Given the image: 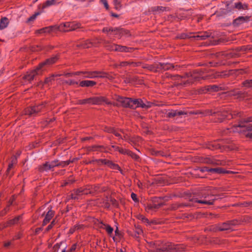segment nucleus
<instances>
[{
	"label": "nucleus",
	"instance_id": "obj_61",
	"mask_svg": "<svg viewBox=\"0 0 252 252\" xmlns=\"http://www.w3.org/2000/svg\"><path fill=\"white\" fill-rule=\"evenodd\" d=\"M114 128L111 127H105L104 128V131L108 133H113Z\"/></svg>",
	"mask_w": 252,
	"mask_h": 252
},
{
	"label": "nucleus",
	"instance_id": "obj_6",
	"mask_svg": "<svg viewBox=\"0 0 252 252\" xmlns=\"http://www.w3.org/2000/svg\"><path fill=\"white\" fill-rule=\"evenodd\" d=\"M163 205L160 199L157 197L152 198L150 201L144 204L145 211L151 214L155 212Z\"/></svg>",
	"mask_w": 252,
	"mask_h": 252
},
{
	"label": "nucleus",
	"instance_id": "obj_34",
	"mask_svg": "<svg viewBox=\"0 0 252 252\" xmlns=\"http://www.w3.org/2000/svg\"><path fill=\"white\" fill-rule=\"evenodd\" d=\"M38 169L40 172L48 171L51 169L49 162H46L42 165L39 166Z\"/></svg>",
	"mask_w": 252,
	"mask_h": 252
},
{
	"label": "nucleus",
	"instance_id": "obj_58",
	"mask_svg": "<svg viewBox=\"0 0 252 252\" xmlns=\"http://www.w3.org/2000/svg\"><path fill=\"white\" fill-rule=\"evenodd\" d=\"M38 15H39V12L35 13L34 14L32 15V16H31V17H30L28 18V21L31 22V21H32L34 20L35 19V18H36L37 16Z\"/></svg>",
	"mask_w": 252,
	"mask_h": 252
},
{
	"label": "nucleus",
	"instance_id": "obj_20",
	"mask_svg": "<svg viewBox=\"0 0 252 252\" xmlns=\"http://www.w3.org/2000/svg\"><path fill=\"white\" fill-rule=\"evenodd\" d=\"M55 215V212L53 211L51 209H49L47 213L46 214L45 217L43 221V225H46L50 220L52 219V218L54 217Z\"/></svg>",
	"mask_w": 252,
	"mask_h": 252
},
{
	"label": "nucleus",
	"instance_id": "obj_33",
	"mask_svg": "<svg viewBox=\"0 0 252 252\" xmlns=\"http://www.w3.org/2000/svg\"><path fill=\"white\" fill-rule=\"evenodd\" d=\"M21 217L20 216H19L15 217L13 219L9 220L4 225V227L10 226L11 225L18 223L19 222L20 220L21 219Z\"/></svg>",
	"mask_w": 252,
	"mask_h": 252
},
{
	"label": "nucleus",
	"instance_id": "obj_54",
	"mask_svg": "<svg viewBox=\"0 0 252 252\" xmlns=\"http://www.w3.org/2000/svg\"><path fill=\"white\" fill-rule=\"evenodd\" d=\"M64 83L69 85H75L78 84V82L73 79L66 80L64 82Z\"/></svg>",
	"mask_w": 252,
	"mask_h": 252
},
{
	"label": "nucleus",
	"instance_id": "obj_10",
	"mask_svg": "<svg viewBox=\"0 0 252 252\" xmlns=\"http://www.w3.org/2000/svg\"><path fill=\"white\" fill-rule=\"evenodd\" d=\"M84 78H109V75L105 72L98 71H84Z\"/></svg>",
	"mask_w": 252,
	"mask_h": 252
},
{
	"label": "nucleus",
	"instance_id": "obj_60",
	"mask_svg": "<svg viewBox=\"0 0 252 252\" xmlns=\"http://www.w3.org/2000/svg\"><path fill=\"white\" fill-rule=\"evenodd\" d=\"M108 189V187L107 186H102L100 185V189L99 190V193L107 191Z\"/></svg>",
	"mask_w": 252,
	"mask_h": 252
},
{
	"label": "nucleus",
	"instance_id": "obj_29",
	"mask_svg": "<svg viewBox=\"0 0 252 252\" xmlns=\"http://www.w3.org/2000/svg\"><path fill=\"white\" fill-rule=\"evenodd\" d=\"M120 131L124 134L123 137L121 135L119 131L115 128L112 133H113L116 136L118 137L119 139H124L126 141H127L128 139V136L127 134L125 133L124 130L123 129H120Z\"/></svg>",
	"mask_w": 252,
	"mask_h": 252
},
{
	"label": "nucleus",
	"instance_id": "obj_26",
	"mask_svg": "<svg viewBox=\"0 0 252 252\" xmlns=\"http://www.w3.org/2000/svg\"><path fill=\"white\" fill-rule=\"evenodd\" d=\"M141 63L140 62H133L131 61H125L122 62L120 63V66L121 67H124L127 65L132 66V67H136L139 66L141 65Z\"/></svg>",
	"mask_w": 252,
	"mask_h": 252
},
{
	"label": "nucleus",
	"instance_id": "obj_24",
	"mask_svg": "<svg viewBox=\"0 0 252 252\" xmlns=\"http://www.w3.org/2000/svg\"><path fill=\"white\" fill-rule=\"evenodd\" d=\"M210 34L207 32H203L199 33V34L193 36V37L196 40H204L210 37Z\"/></svg>",
	"mask_w": 252,
	"mask_h": 252
},
{
	"label": "nucleus",
	"instance_id": "obj_51",
	"mask_svg": "<svg viewBox=\"0 0 252 252\" xmlns=\"http://www.w3.org/2000/svg\"><path fill=\"white\" fill-rule=\"evenodd\" d=\"M71 22H66L63 24H61L60 26V29H62L63 28H64V29H70Z\"/></svg>",
	"mask_w": 252,
	"mask_h": 252
},
{
	"label": "nucleus",
	"instance_id": "obj_28",
	"mask_svg": "<svg viewBox=\"0 0 252 252\" xmlns=\"http://www.w3.org/2000/svg\"><path fill=\"white\" fill-rule=\"evenodd\" d=\"M87 187L89 189L88 191H90L89 194H95L99 193V190L100 189V185H87Z\"/></svg>",
	"mask_w": 252,
	"mask_h": 252
},
{
	"label": "nucleus",
	"instance_id": "obj_4",
	"mask_svg": "<svg viewBox=\"0 0 252 252\" xmlns=\"http://www.w3.org/2000/svg\"><path fill=\"white\" fill-rule=\"evenodd\" d=\"M177 77L178 80H181V83L184 85H189L201 79H205L202 75V71L199 70H194L190 75L187 74L185 76H178Z\"/></svg>",
	"mask_w": 252,
	"mask_h": 252
},
{
	"label": "nucleus",
	"instance_id": "obj_14",
	"mask_svg": "<svg viewBox=\"0 0 252 252\" xmlns=\"http://www.w3.org/2000/svg\"><path fill=\"white\" fill-rule=\"evenodd\" d=\"M102 32L107 33H109L110 32H113L114 34L119 35V37L120 38L122 36L126 33V30L123 28H108L105 27L103 29Z\"/></svg>",
	"mask_w": 252,
	"mask_h": 252
},
{
	"label": "nucleus",
	"instance_id": "obj_5",
	"mask_svg": "<svg viewBox=\"0 0 252 252\" xmlns=\"http://www.w3.org/2000/svg\"><path fill=\"white\" fill-rule=\"evenodd\" d=\"M216 197L215 195L209 194L208 193L202 192L197 197H193L190 199V201L205 205H213Z\"/></svg>",
	"mask_w": 252,
	"mask_h": 252
},
{
	"label": "nucleus",
	"instance_id": "obj_36",
	"mask_svg": "<svg viewBox=\"0 0 252 252\" xmlns=\"http://www.w3.org/2000/svg\"><path fill=\"white\" fill-rule=\"evenodd\" d=\"M55 26H49L43 28L37 31V32L39 33H50L53 31L55 29Z\"/></svg>",
	"mask_w": 252,
	"mask_h": 252
},
{
	"label": "nucleus",
	"instance_id": "obj_18",
	"mask_svg": "<svg viewBox=\"0 0 252 252\" xmlns=\"http://www.w3.org/2000/svg\"><path fill=\"white\" fill-rule=\"evenodd\" d=\"M117 101L119 102L122 106L125 108H130V98L118 96L116 98Z\"/></svg>",
	"mask_w": 252,
	"mask_h": 252
},
{
	"label": "nucleus",
	"instance_id": "obj_46",
	"mask_svg": "<svg viewBox=\"0 0 252 252\" xmlns=\"http://www.w3.org/2000/svg\"><path fill=\"white\" fill-rule=\"evenodd\" d=\"M156 67H155L152 65L145 64L142 66V67L144 68H148L149 70L153 71H158V69H157V64H156Z\"/></svg>",
	"mask_w": 252,
	"mask_h": 252
},
{
	"label": "nucleus",
	"instance_id": "obj_30",
	"mask_svg": "<svg viewBox=\"0 0 252 252\" xmlns=\"http://www.w3.org/2000/svg\"><path fill=\"white\" fill-rule=\"evenodd\" d=\"M99 223L100 224V227L105 229L108 234H111L113 232L114 230L113 228L110 225L104 223L102 221H100Z\"/></svg>",
	"mask_w": 252,
	"mask_h": 252
},
{
	"label": "nucleus",
	"instance_id": "obj_40",
	"mask_svg": "<svg viewBox=\"0 0 252 252\" xmlns=\"http://www.w3.org/2000/svg\"><path fill=\"white\" fill-rule=\"evenodd\" d=\"M137 218L141 220L142 222L146 223L148 225L150 224V222L149 220L146 218L143 215L139 214L137 216Z\"/></svg>",
	"mask_w": 252,
	"mask_h": 252
},
{
	"label": "nucleus",
	"instance_id": "obj_50",
	"mask_svg": "<svg viewBox=\"0 0 252 252\" xmlns=\"http://www.w3.org/2000/svg\"><path fill=\"white\" fill-rule=\"evenodd\" d=\"M187 11H184L181 13L178 14L177 17L180 20H184L188 17Z\"/></svg>",
	"mask_w": 252,
	"mask_h": 252
},
{
	"label": "nucleus",
	"instance_id": "obj_21",
	"mask_svg": "<svg viewBox=\"0 0 252 252\" xmlns=\"http://www.w3.org/2000/svg\"><path fill=\"white\" fill-rule=\"evenodd\" d=\"M157 69H158V70H167L168 69H170L174 67L172 64L170 63H158L157 64Z\"/></svg>",
	"mask_w": 252,
	"mask_h": 252
},
{
	"label": "nucleus",
	"instance_id": "obj_13",
	"mask_svg": "<svg viewBox=\"0 0 252 252\" xmlns=\"http://www.w3.org/2000/svg\"><path fill=\"white\" fill-rule=\"evenodd\" d=\"M201 162L213 166L224 165V161L214 157L203 158L201 159Z\"/></svg>",
	"mask_w": 252,
	"mask_h": 252
},
{
	"label": "nucleus",
	"instance_id": "obj_56",
	"mask_svg": "<svg viewBox=\"0 0 252 252\" xmlns=\"http://www.w3.org/2000/svg\"><path fill=\"white\" fill-rule=\"evenodd\" d=\"M114 4L115 5V8L117 10L120 9L121 5L120 4V0H114Z\"/></svg>",
	"mask_w": 252,
	"mask_h": 252
},
{
	"label": "nucleus",
	"instance_id": "obj_3",
	"mask_svg": "<svg viewBox=\"0 0 252 252\" xmlns=\"http://www.w3.org/2000/svg\"><path fill=\"white\" fill-rule=\"evenodd\" d=\"M251 122H252V117L240 121L237 125L228 130L234 132L244 133L247 137L252 138V125L245 124Z\"/></svg>",
	"mask_w": 252,
	"mask_h": 252
},
{
	"label": "nucleus",
	"instance_id": "obj_45",
	"mask_svg": "<svg viewBox=\"0 0 252 252\" xmlns=\"http://www.w3.org/2000/svg\"><path fill=\"white\" fill-rule=\"evenodd\" d=\"M108 166L109 167H110V168L114 169V170H118L119 171L121 170V168L119 166V165L113 162L112 161H110Z\"/></svg>",
	"mask_w": 252,
	"mask_h": 252
},
{
	"label": "nucleus",
	"instance_id": "obj_19",
	"mask_svg": "<svg viewBox=\"0 0 252 252\" xmlns=\"http://www.w3.org/2000/svg\"><path fill=\"white\" fill-rule=\"evenodd\" d=\"M17 163V157L16 156H13L11 158V161L9 163L8 168L6 171V174L7 176H11L12 174H10V170L13 167L14 165Z\"/></svg>",
	"mask_w": 252,
	"mask_h": 252
},
{
	"label": "nucleus",
	"instance_id": "obj_59",
	"mask_svg": "<svg viewBox=\"0 0 252 252\" xmlns=\"http://www.w3.org/2000/svg\"><path fill=\"white\" fill-rule=\"evenodd\" d=\"M128 151L129 150L127 149L120 148L119 152L122 154L127 155Z\"/></svg>",
	"mask_w": 252,
	"mask_h": 252
},
{
	"label": "nucleus",
	"instance_id": "obj_43",
	"mask_svg": "<svg viewBox=\"0 0 252 252\" xmlns=\"http://www.w3.org/2000/svg\"><path fill=\"white\" fill-rule=\"evenodd\" d=\"M56 0H47L44 3H43L42 5L43 8H45L46 7L56 4L57 3Z\"/></svg>",
	"mask_w": 252,
	"mask_h": 252
},
{
	"label": "nucleus",
	"instance_id": "obj_44",
	"mask_svg": "<svg viewBox=\"0 0 252 252\" xmlns=\"http://www.w3.org/2000/svg\"><path fill=\"white\" fill-rule=\"evenodd\" d=\"M139 100L138 99H132L130 98V108H137V104Z\"/></svg>",
	"mask_w": 252,
	"mask_h": 252
},
{
	"label": "nucleus",
	"instance_id": "obj_11",
	"mask_svg": "<svg viewBox=\"0 0 252 252\" xmlns=\"http://www.w3.org/2000/svg\"><path fill=\"white\" fill-rule=\"evenodd\" d=\"M89 189L88 188L87 185L79 188L77 189H74L70 194L71 198L73 199H78L80 197L83 195H87L90 193V191H88Z\"/></svg>",
	"mask_w": 252,
	"mask_h": 252
},
{
	"label": "nucleus",
	"instance_id": "obj_17",
	"mask_svg": "<svg viewBox=\"0 0 252 252\" xmlns=\"http://www.w3.org/2000/svg\"><path fill=\"white\" fill-rule=\"evenodd\" d=\"M200 171L202 172H208L210 173H228V171H225L224 170H223L221 168H209L207 167H203L200 168Z\"/></svg>",
	"mask_w": 252,
	"mask_h": 252
},
{
	"label": "nucleus",
	"instance_id": "obj_38",
	"mask_svg": "<svg viewBox=\"0 0 252 252\" xmlns=\"http://www.w3.org/2000/svg\"><path fill=\"white\" fill-rule=\"evenodd\" d=\"M234 8L239 10H246L248 9V5L247 4H243L241 2H238L234 4Z\"/></svg>",
	"mask_w": 252,
	"mask_h": 252
},
{
	"label": "nucleus",
	"instance_id": "obj_1",
	"mask_svg": "<svg viewBox=\"0 0 252 252\" xmlns=\"http://www.w3.org/2000/svg\"><path fill=\"white\" fill-rule=\"evenodd\" d=\"M195 114H201L203 116H209L215 114L218 119V122H222L225 120H230L236 118V117H240L241 116L240 113L236 111L232 112L230 110H228L227 108H222L220 111L217 112H213L212 110H206L203 112L200 111L196 112Z\"/></svg>",
	"mask_w": 252,
	"mask_h": 252
},
{
	"label": "nucleus",
	"instance_id": "obj_49",
	"mask_svg": "<svg viewBox=\"0 0 252 252\" xmlns=\"http://www.w3.org/2000/svg\"><path fill=\"white\" fill-rule=\"evenodd\" d=\"M116 46L117 44H115L108 43L107 44H106L105 46L107 50L115 51V49L116 48Z\"/></svg>",
	"mask_w": 252,
	"mask_h": 252
},
{
	"label": "nucleus",
	"instance_id": "obj_31",
	"mask_svg": "<svg viewBox=\"0 0 252 252\" xmlns=\"http://www.w3.org/2000/svg\"><path fill=\"white\" fill-rule=\"evenodd\" d=\"M81 24L79 23H77L76 22H72L71 24V28L70 29H63V30L64 32H69L72 31L76 30L79 28H81Z\"/></svg>",
	"mask_w": 252,
	"mask_h": 252
},
{
	"label": "nucleus",
	"instance_id": "obj_23",
	"mask_svg": "<svg viewBox=\"0 0 252 252\" xmlns=\"http://www.w3.org/2000/svg\"><path fill=\"white\" fill-rule=\"evenodd\" d=\"M115 49V51L120 52H131L133 51V48L128 47L125 46H121L117 44Z\"/></svg>",
	"mask_w": 252,
	"mask_h": 252
},
{
	"label": "nucleus",
	"instance_id": "obj_8",
	"mask_svg": "<svg viewBox=\"0 0 252 252\" xmlns=\"http://www.w3.org/2000/svg\"><path fill=\"white\" fill-rule=\"evenodd\" d=\"M157 252H177L180 251V246L170 242L164 243L160 248L156 247Z\"/></svg>",
	"mask_w": 252,
	"mask_h": 252
},
{
	"label": "nucleus",
	"instance_id": "obj_12",
	"mask_svg": "<svg viewBox=\"0 0 252 252\" xmlns=\"http://www.w3.org/2000/svg\"><path fill=\"white\" fill-rule=\"evenodd\" d=\"M239 223V221L238 220H233L221 224H218L216 225V230L224 231L232 229L233 226L237 225Z\"/></svg>",
	"mask_w": 252,
	"mask_h": 252
},
{
	"label": "nucleus",
	"instance_id": "obj_2",
	"mask_svg": "<svg viewBox=\"0 0 252 252\" xmlns=\"http://www.w3.org/2000/svg\"><path fill=\"white\" fill-rule=\"evenodd\" d=\"M58 59L57 56H54L50 58L46 59L41 63L35 69L28 71L23 77V79L29 82L32 81L36 75H40L45 69V67L52 64L56 63Z\"/></svg>",
	"mask_w": 252,
	"mask_h": 252
},
{
	"label": "nucleus",
	"instance_id": "obj_15",
	"mask_svg": "<svg viewBox=\"0 0 252 252\" xmlns=\"http://www.w3.org/2000/svg\"><path fill=\"white\" fill-rule=\"evenodd\" d=\"M72 161L70 160H66V161H59L58 159H55L51 162H49V164L50 165L51 169L55 167L61 166L62 167H65L69 165Z\"/></svg>",
	"mask_w": 252,
	"mask_h": 252
},
{
	"label": "nucleus",
	"instance_id": "obj_42",
	"mask_svg": "<svg viewBox=\"0 0 252 252\" xmlns=\"http://www.w3.org/2000/svg\"><path fill=\"white\" fill-rule=\"evenodd\" d=\"M242 85L246 89L252 88V79L246 80L242 83Z\"/></svg>",
	"mask_w": 252,
	"mask_h": 252
},
{
	"label": "nucleus",
	"instance_id": "obj_27",
	"mask_svg": "<svg viewBox=\"0 0 252 252\" xmlns=\"http://www.w3.org/2000/svg\"><path fill=\"white\" fill-rule=\"evenodd\" d=\"M211 150H216L221 149L220 144L217 141L211 142L209 143L206 147Z\"/></svg>",
	"mask_w": 252,
	"mask_h": 252
},
{
	"label": "nucleus",
	"instance_id": "obj_47",
	"mask_svg": "<svg viewBox=\"0 0 252 252\" xmlns=\"http://www.w3.org/2000/svg\"><path fill=\"white\" fill-rule=\"evenodd\" d=\"M138 100L139 101H138V103H137V107H141L142 108H144L149 107V105H146L145 103H144L141 99L138 98Z\"/></svg>",
	"mask_w": 252,
	"mask_h": 252
},
{
	"label": "nucleus",
	"instance_id": "obj_48",
	"mask_svg": "<svg viewBox=\"0 0 252 252\" xmlns=\"http://www.w3.org/2000/svg\"><path fill=\"white\" fill-rule=\"evenodd\" d=\"M127 155L130 157L135 160L138 161L139 159V157L134 153L129 150Z\"/></svg>",
	"mask_w": 252,
	"mask_h": 252
},
{
	"label": "nucleus",
	"instance_id": "obj_53",
	"mask_svg": "<svg viewBox=\"0 0 252 252\" xmlns=\"http://www.w3.org/2000/svg\"><path fill=\"white\" fill-rule=\"evenodd\" d=\"M110 205L112 204L115 207H118L119 206L118 202L115 198L111 197L110 198Z\"/></svg>",
	"mask_w": 252,
	"mask_h": 252
},
{
	"label": "nucleus",
	"instance_id": "obj_22",
	"mask_svg": "<svg viewBox=\"0 0 252 252\" xmlns=\"http://www.w3.org/2000/svg\"><path fill=\"white\" fill-rule=\"evenodd\" d=\"M187 113L183 111H179L177 110H171L167 113V115L169 118H173L175 116L186 115Z\"/></svg>",
	"mask_w": 252,
	"mask_h": 252
},
{
	"label": "nucleus",
	"instance_id": "obj_7",
	"mask_svg": "<svg viewBox=\"0 0 252 252\" xmlns=\"http://www.w3.org/2000/svg\"><path fill=\"white\" fill-rule=\"evenodd\" d=\"M103 103L107 104L111 103L106 97L102 96H94L86 99H80L78 101V103L79 104L101 105Z\"/></svg>",
	"mask_w": 252,
	"mask_h": 252
},
{
	"label": "nucleus",
	"instance_id": "obj_37",
	"mask_svg": "<svg viewBox=\"0 0 252 252\" xmlns=\"http://www.w3.org/2000/svg\"><path fill=\"white\" fill-rule=\"evenodd\" d=\"M84 227V225L80 224H76L73 226L71 227L69 230V233L70 234H73L76 230L82 229Z\"/></svg>",
	"mask_w": 252,
	"mask_h": 252
},
{
	"label": "nucleus",
	"instance_id": "obj_55",
	"mask_svg": "<svg viewBox=\"0 0 252 252\" xmlns=\"http://www.w3.org/2000/svg\"><path fill=\"white\" fill-rule=\"evenodd\" d=\"M77 247V244H74L72 245L70 249L67 251H65V249L63 250L62 252H73L75 251Z\"/></svg>",
	"mask_w": 252,
	"mask_h": 252
},
{
	"label": "nucleus",
	"instance_id": "obj_32",
	"mask_svg": "<svg viewBox=\"0 0 252 252\" xmlns=\"http://www.w3.org/2000/svg\"><path fill=\"white\" fill-rule=\"evenodd\" d=\"M110 197L106 196L102 199L100 202V203L101 204V206L106 208H109L110 207Z\"/></svg>",
	"mask_w": 252,
	"mask_h": 252
},
{
	"label": "nucleus",
	"instance_id": "obj_62",
	"mask_svg": "<svg viewBox=\"0 0 252 252\" xmlns=\"http://www.w3.org/2000/svg\"><path fill=\"white\" fill-rule=\"evenodd\" d=\"M99 161L102 163V164H105L107 166H108L109 165V163L110 162V161L111 160H108L107 159H99Z\"/></svg>",
	"mask_w": 252,
	"mask_h": 252
},
{
	"label": "nucleus",
	"instance_id": "obj_52",
	"mask_svg": "<svg viewBox=\"0 0 252 252\" xmlns=\"http://www.w3.org/2000/svg\"><path fill=\"white\" fill-rule=\"evenodd\" d=\"M13 200L10 201L9 204L0 212V216H4L9 211V206L12 204Z\"/></svg>",
	"mask_w": 252,
	"mask_h": 252
},
{
	"label": "nucleus",
	"instance_id": "obj_57",
	"mask_svg": "<svg viewBox=\"0 0 252 252\" xmlns=\"http://www.w3.org/2000/svg\"><path fill=\"white\" fill-rule=\"evenodd\" d=\"M54 77H55L54 75H52L49 76V77H47L45 79V82H44L45 83L48 84V83H49L50 82H51L54 80Z\"/></svg>",
	"mask_w": 252,
	"mask_h": 252
},
{
	"label": "nucleus",
	"instance_id": "obj_25",
	"mask_svg": "<svg viewBox=\"0 0 252 252\" xmlns=\"http://www.w3.org/2000/svg\"><path fill=\"white\" fill-rule=\"evenodd\" d=\"M96 84V82L93 80H83L79 83V86L81 87H91Z\"/></svg>",
	"mask_w": 252,
	"mask_h": 252
},
{
	"label": "nucleus",
	"instance_id": "obj_35",
	"mask_svg": "<svg viewBox=\"0 0 252 252\" xmlns=\"http://www.w3.org/2000/svg\"><path fill=\"white\" fill-rule=\"evenodd\" d=\"M9 21L6 17H2L0 21V30H3L6 28L8 25Z\"/></svg>",
	"mask_w": 252,
	"mask_h": 252
},
{
	"label": "nucleus",
	"instance_id": "obj_16",
	"mask_svg": "<svg viewBox=\"0 0 252 252\" xmlns=\"http://www.w3.org/2000/svg\"><path fill=\"white\" fill-rule=\"evenodd\" d=\"M250 18V17L248 16H239L233 21V25L234 27H239L244 23L249 22Z\"/></svg>",
	"mask_w": 252,
	"mask_h": 252
},
{
	"label": "nucleus",
	"instance_id": "obj_9",
	"mask_svg": "<svg viewBox=\"0 0 252 252\" xmlns=\"http://www.w3.org/2000/svg\"><path fill=\"white\" fill-rule=\"evenodd\" d=\"M45 104V102H43L37 105L28 107L25 109L24 113L25 115L30 116H36L38 113L42 111L44 109Z\"/></svg>",
	"mask_w": 252,
	"mask_h": 252
},
{
	"label": "nucleus",
	"instance_id": "obj_64",
	"mask_svg": "<svg viewBox=\"0 0 252 252\" xmlns=\"http://www.w3.org/2000/svg\"><path fill=\"white\" fill-rule=\"evenodd\" d=\"M100 1L104 4L105 8L107 10L109 9V5L107 0H100Z\"/></svg>",
	"mask_w": 252,
	"mask_h": 252
},
{
	"label": "nucleus",
	"instance_id": "obj_41",
	"mask_svg": "<svg viewBox=\"0 0 252 252\" xmlns=\"http://www.w3.org/2000/svg\"><path fill=\"white\" fill-rule=\"evenodd\" d=\"M207 89L210 92H218L221 90V87L216 85H209L208 86Z\"/></svg>",
	"mask_w": 252,
	"mask_h": 252
},
{
	"label": "nucleus",
	"instance_id": "obj_39",
	"mask_svg": "<svg viewBox=\"0 0 252 252\" xmlns=\"http://www.w3.org/2000/svg\"><path fill=\"white\" fill-rule=\"evenodd\" d=\"M90 151H102L104 150V148L103 146L94 145L89 147Z\"/></svg>",
	"mask_w": 252,
	"mask_h": 252
},
{
	"label": "nucleus",
	"instance_id": "obj_63",
	"mask_svg": "<svg viewBox=\"0 0 252 252\" xmlns=\"http://www.w3.org/2000/svg\"><path fill=\"white\" fill-rule=\"evenodd\" d=\"M131 198L132 199V200L135 201V202H137L138 201V199L137 198V195L132 192L131 194Z\"/></svg>",
	"mask_w": 252,
	"mask_h": 252
}]
</instances>
